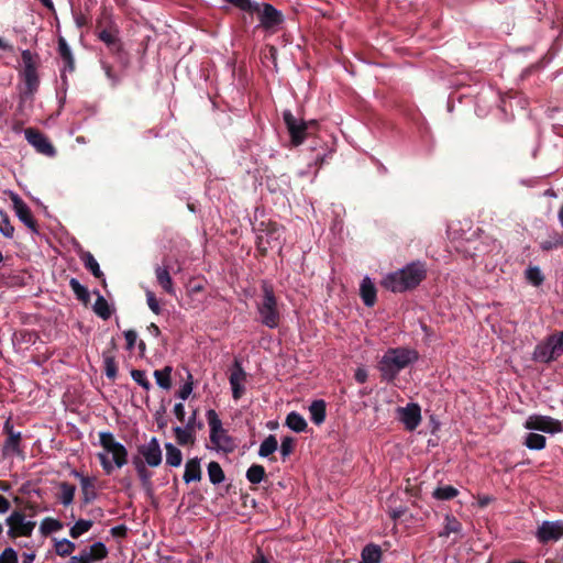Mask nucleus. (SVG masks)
Here are the masks:
<instances>
[{
    "mask_svg": "<svg viewBox=\"0 0 563 563\" xmlns=\"http://www.w3.org/2000/svg\"><path fill=\"white\" fill-rule=\"evenodd\" d=\"M174 413H175L176 418L180 422H184V420H185V407H184V405L181 402H178V404L175 405Z\"/></svg>",
    "mask_w": 563,
    "mask_h": 563,
    "instance_id": "64",
    "label": "nucleus"
},
{
    "mask_svg": "<svg viewBox=\"0 0 563 563\" xmlns=\"http://www.w3.org/2000/svg\"><path fill=\"white\" fill-rule=\"evenodd\" d=\"M278 448V442L275 435L269 434L260 445L258 455L267 457L272 455Z\"/></svg>",
    "mask_w": 563,
    "mask_h": 563,
    "instance_id": "35",
    "label": "nucleus"
},
{
    "mask_svg": "<svg viewBox=\"0 0 563 563\" xmlns=\"http://www.w3.org/2000/svg\"><path fill=\"white\" fill-rule=\"evenodd\" d=\"M69 563H91L87 554V548L79 555L71 556Z\"/></svg>",
    "mask_w": 563,
    "mask_h": 563,
    "instance_id": "61",
    "label": "nucleus"
},
{
    "mask_svg": "<svg viewBox=\"0 0 563 563\" xmlns=\"http://www.w3.org/2000/svg\"><path fill=\"white\" fill-rule=\"evenodd\" d=\"M155 275L158 285L169 295H175L174 283L172 276L166 266H157L155 268Z\"/></svg>",
    "mask_w": 563,
    "mask_h": 563,
    "instance_id": "25",
    "label": "nucleus"
},
{
    "mask_svg": "<svg viewBox=\"0 0 563 563\" xmlns=\"http://www.w3.org/2000/svg\"><path fill=\"white\" fill-rule=\"evenodd\" d=\"M75 548V543L67 539L59 540L55 543V552L60 556L70 555Z\"/></svg>",
    "mask_w": 563,
    "mask_h": 563,
    "instance_id": "51",
    "label": "nucleus"
},
{
    "mask_svg": "<svg viewBox=\"0 0 563 563\" xmlns=\"http://www.w3.org/2000/svg\"><path fill=\"white\" fill-rule=\"evenodd\" d=\"M59 489H60V496H59L60 503L64 506L70 505L74 501V497H75V492H76L75 485H73L68 482H62L59 484Z\"/></svg>",
    "mask_w": 563,
    "mask_h": 563,
    "instance_id": "36",
    "label": "nucleus"
},
{
    "mask_svg": "<svg viewBox=\"0 0 563 563\" xmlns=\"http://www.w3.org/2000/svg\"><path fill=\"white\" fill-rule=\"evenodd\" d=\"M96 32L98 38L103 42L106 45L111 44L113 41L119 38V29L118 26L110 22L108 25L103 26L101 20L97 21Z\"/></svg>",
    "mask_w": 563,
    "mask_h": 563,
    "instance_id": "20",
    "label": "nucleus"
},
{
    "mask_svg": "<svg viewBox=\"0 0 563 563\" xmlns=\"http://www.w3.org/2000/svg\"><path fill=\"white\" fill-rule=\"evenodd\" d=\"M132 464L136 471L137 477L141 482L142 487L151 492L152 490V473L147 470L146 462L143 461V459L140 455H134L132 457Z\"/></svg>",
    "mask_w": 563,
    "mask_h": 563,
    "instance_id": "19",
    "label": "nucleus"
},
{
    "mask_svg": "<svg viewBox=\"0 0 563 563\" xmlns=\"http://www.w3.org/2000/svg\"><path fill=\"white\" fill-rule=\"evenodd\" d=\"M261 289L263 292L262 300L256 305L260 321L263 325L269 329H275L279 325L280 312L277 305V298L274 292V287L269 282L263 280Z\"/></svg>",
    "mask_w": 563,
    "mask_h": 563,
    "instance_id": "4",
    "label": "nucleus"
},
{
    "mask_svg": "<svg viewBox=\"0 0 563 563\" xmlns=\"http://www.w3.org/2000/svg\"><path fill=\"white\" fill-rule=\"evenodd\" d=\"M232 389V396L235 400H239L245 393L243 384H230Z\"/></svg>",
    "mask_w": 563,
    "mask_h": 563,
    "instance_id": "60",
    "label": "nucleus"
},
{
    "mask_svg": "<svg viewBox=\"0 0 563 563\" xmlns=\"http://www.w3.org/2000/svg\"><path fill=\"white\" fill-rule=\"evenodd\" d=\"M75 474L80 479L81 490H82V501L85 505H87V504L91 503L97 497V494L95 492L93 479L88 476H85L82 474H79L78 472H76Z\"/></svg>",
    "mask_w": 563,
    "mask_h": 563,
    "instance_id": "26",
    "label": "nucleus"
},
{
    "mask_svg": "<svg viewBox=\"0 0 563 563\" xmlns=\"http://www.w3.org/2000/svg\"><path fill=\"white\" fill-rule=\"evenodd\" d=\"M208 424L210 427V441L218 449L224 452H232L234 443L230 435H224L223 443L220 442V433H223L222 422L213 409H209L206 413Z\"/></svg>",
    "mask_w": 563,
    "mask_h": 563,
    "instance_id": "7",
    "label": "nucleus"
},
{
    "mask_svg": "<svg viewBox=\"0 0 563 563\" xmlns=\"http://www.w3.org/2000/svg\"><path fill=\"white\" fill-rule=\"evenodd\" d=\"M208 475L210 482L214 485L222 483L225 478L224 472L222 471L220 464L214 461L208 464Z\"/></svg>",
    "mask_w": 563,
    "mask_h": 563,
    "instance_id": "43",
    "label": "nucleus"
},
{
    "mask_svg": "<svg viewBox=\"0 0 563 563\" xmlns=\"http://www.w3.org/2000/svg\"><path fill=\"white\" fill-rule=\"evenodd\" d=\"M58 53L64 62V70L73 73L75 70V59L69 45L62 36L58 38Z\"/></svg>",
    "mask_w": 563,
    "mask_h": 563,
    "instance_id": "24",
    "label": "nucleus"
},
{
    "mask_svg": "<svg viewBox=\"0 0 563 563\" xmlns=\"http://www.w3.org/2000/svg\"><path fill=\"white\" fill-rule=\"evenodd\" d=\"M426 277V263L416 261L397 272L388 274L382 284L393 292H405L415 289Z\"/></svg>",
    "mask_w": 563,
    "mask_h": 563,
    "instance_id": "1",
    "label": "nucleus"
},
{
    "mask_svg": "<svg viewBox=\"0 0 563 563\" xmlns=\"http://www.w3.org/2000/svg\"><path fill=\"white\" fill-rule=\"evenodd\" d=\"M246 380V373L242 367L239 360H234L231 373L229 376L230 384H243Z\"/></svg>",
    "mask_w": 563,
    "mask_h": 563,
    "instance_id": "38",
    "label": "nucleus"
},
{
    "mask_svg": "<svg viewBox=\"0 0 563 563\" xmlns=\"http://www.w3.org/2000/svg\"><path fill=\"white\" fill-rule=\"evenodd\" d=\"M266 477L263 465L252 464L246 471V478L251 484H260Z\"/></svg>",
    "mask_w": 563,
    "mask_h": 563,
    "instance_id": "34",
    "label": "nucleus"
},
{
    "mask_svg": "<svg viewBox=\"0 0 563 563\" xmlns=\"http://www.w3.org/2000/svg\"><path fill=\"white\" fill-rule=\"evenodd\" d=\"M560 356L561 354L556 351L550 336H548L545 342L538 344L533 352V358L542 363H550Z\"/></svg>",
    "mask_w": 563,
    "mask_h": 563,
    "instance_id": "18",
    "label": "nucleus"
},
{
    "mask_svg": "<svg viewBox=\"0 0 563 563\" xmlns=\"http://www.w3.org/2000/svg\"><path fill=\"white\" fill-rule=\"evenodd\" d=\"M187 380L186 383L181 386V388L179 389L177 396L183 399V400H186L189 395L191 394L192 391V386H194V383H192V375L191 373L187 369Z\"/></svg>",
    "mask_w": 563,
    "mask_h": 563,
    "instance_id": "54",
    "label": "nucleus"
},
{
    "mask_svg": "<svg viewBox=\"0 0 563 563\" xmlns=\"http://www.w3.org/2000/svg\"><path fill=\"white\" fill-rule=\"evenodd\" d=\"M536 537L540 543L556 542L563 537V520L543 521L537 532Z\"/></svg>",
    "mask_w": 563,
    "mask_h": 563,
    "instance_id": "13",
    "label": "nucleus"
},
{
    "mask_svg": "<svg viewBox=\"0 0 563 563\" xmlns=\"http://www.w3.org/2000/svg\"><path fill=\"white\" fill-rule=\"evenodd\" d=\"M254 14L257 15L260 21L257 27H262L266 31H274L284 23V14L271 3L257 2V9L254 11Z\"/></svg>",
    "mask_w": 563,
    "mask_h": 563,
    "instance_id": "8",
    "label": "nucleus"
},
{
    "mask_svg": "<svg viewBox=\"0 0 563 563\" xmlns=\"http://www.w3.org/2000/svg\"><path fill=\"white\" fill-rule=\"evenodd\" d=\"M11 200L16 217L23 222L33 233H38V224L34 219L30 207L16 195L12 194Z\"/></svg>",
    "mask_w": 563,
    "mask_h": 563,
    "instance_id": "16",
    "label": "nucleus"
},
{
    "mask_svg": "<svg viewBox=\"0 0 563 563\" xmlns=\"http://www.w3.org/2000/svg\"><path fill=\"white\" fill-rule=\"evenodd\" d=\"M166 450V464L173 467L180 466L183 462L181 451L173 443L165 444Z\"/></svg>",
    "mask_w": 563,
    "mask_h": 563,
    "instance_id": "31",
    "label": "nucleus"
},
{
    "mask_svg": "<svg viewBox=\"0 0 563 563\" xmlns=\"http://www.w3.org/2000/svg\"><path fill=\"white\" fill-rule=\"evenodd\" d=\"M225 2L234 5L235 8L249 14H254L257 9V2L253 0H224Z\"/></svg>",
    "mask_w": 563,
    "mask_h": 563,
    "instance_id": "50",
    "label": "nucleus"
},
{
    "mask_svg": "<svg viewBox=\"0 0 563 563\" xmlns=\"http://www.w3.org/2000/svg\"><path fill=\"white\" fill-rule=\"evenodd\" d=\"M525 275L527 280L536 287L542 285L544 282V276L538 266H529Z\"/></svg>",
    "mask_w": 563,
    "mask_h": 563,
    "instance_id": "46",
    "label": "nucleus"
},
{
    "mask_svg": "<svg viewBox=\"0 0 563 563\" xmlns=\"http://www.w3.org/2000/svg\"><path fill=\"white\" fill-rule=\"evenodd\" d=\"M9 526L8 534L14 539L18 537H31L35 528V521H25V515L14 510L5 520Z\"/></svg>",
    "mask_w": 563,
    "mask_h": 563,
    "instance_id": "9",
    "label": "nucleus"
},
{
    "mask_svg": "<svg viewBox=\"0 0 563 563\" xmlns=\"http://www.w3.org/2000/svg\"><path fill=\"white\" fill-rule=\"evenodd\" d=\"M131 377L134 382H136L140 386H142L145 390H150L152 385L150 380L145 376V372L142 369H132Z\"/></svg>",
    "mask_w": 563,
    "mask_h": 563,
    "instance_id": "52",
    "label": "nucleus"
},
{
    "mask_svg": "<svg viewBox=\"0 0 563 563\" xmlns=\"http://www.w3.org/2000/svg\"><path fill=\"white\" fill-rule=\"evenodd\" d=\"M3 432L8 435L3 446H2V455H22L23 451L20 448L21 443V432L14 431L13 426L10 420H7L3 426Z\"/></svg>",
    "mask_w": 563,
    "mask_h": 563,
    "instance_id": "15",
    "label": "nucleus"
},
{
    "mask_svg": "<svg viewBox=\"0 0 563 563\" xmlns=\"http://www.w3.org/2000/svg\"><path fill=\"white\" fill-rule=\"evenodd\" d=\"M87 554L90 562L98 561L104 559L108 555V550L102 542H96L89 547V549H87Z\"/></svg>",
    "mask_w": 563,
    "mask_h": 563,
    "instance_id": "44",
    "label": "nucleus"
},
{
    "mask_svg": "<svg viewBox=\"0 0 563 563\" xmlns=\"http://www.w3.org/2000/svg\"><path fill=\"white\" fill-rule=\"evenodd\" d=\"M362 561L360 563H380L382 549L379 545L371 543L364 547L361 553Z\"/></svg>",
    "mask_w": 563,
    "mask_h": 563,
    "instance_id": "28",
    "label": "nucleus"
},
{
    "mask_svg": "<svg viewBox=\"0 0 563 563\" xmlns=\"http://www.w3.org/2000/svg\"><path fill=\"white\" fill-rule=\"evenodd\" d=\"M525 428L554 434L563 431V423L549 416L533 415L527 419Z\"/></svg>",
    "mask_w": 563,
    "mask_h": 563,
    "instance_id": "10",
    "label": "nucleus"
},
{
    "mask_svg": "<svg viewBox=\"0 0 563 563\" xmlns=\"http://www.w3.org/2000/svg\"><path fill=\"white\" fill-rule=\"evenodd\" d=\"M126 533L128 528L124 525H120L111 529V534L115 538H125Z\"/></svg>",
    "mask_w": 563,
    "mask_h": 563,
    "instance_id": "62",
    "label": "nucleus"
},
{
    "mask_svg": "<svg viewBox=\"0 0 563 563\" xmlns=\"http://www.w3.org/2000/svg\"><path fill=\"white\" fill-rule=\"evenodd\" d=\"M137 452L150 467H157L162 464V449L158 440L153 437L148 443L137 446Z\"/></svg>",
    "mask_w": 563,
    "mask_h": 563,
    "instance_id": "14",
    "label": "nucleus"
},
{
    "mask_svg": "<svg viewBox=\"0 0 563 563\" xmlns=\"http://www.w3.org/2000/svg\"><path fill=\"white\" fill-rule=\"evenodd\" d=\"M286 426L295 432H303L308 427L305 418L296 411L287 415Z\"/></svg>",
    "mask_w": 563,
    "mask_h": 563,
    "instance_id": "30",
    "label": "nucleus"
},
{
    "mask_svg": "<svg viewBox=\"0 0 563 563\" xmlns=\"http://www.w3.org/2000/svg\"><path fill=\"white\" fill-rule=\"evenodd\" d=\"M310 418L313 423L321 424L325 420L327 404L323 399L313 400L309 407Z\"/></svg>",
    "mask_w": 563,
    "mask_h": 563,
    "instance_id": "27",
    "label": "nucleus"
},
{
    "mask_svg": "<svg viewBox=\"0 0 563 563\" xmlns=\"http://www.w3.org/2000/svg\"><path fill=\"white\" fill-rule=\"evenodd\" d=\"M21 58L23 62V81L24 87L20 92V102L19 108L25 102H32L34 95L38 90L40 78L37 75V63L34 60V56L29 49H24L21 53Z\"/></svg>",
    "mask_w": 563,
    "mask_h": 563,
    "instance_id": "5",
    "label": "nucleus"
},
{
    "mask_svg": "<svg viewBox=\"0 0 563 563\" xmlns=\"http://www.w3.org/2000/svg\"><path fill=\"white\" fill-rule=\"evenodd\" d=\"M563 246V235L558 232H553L548 240H544L540 243V247L542 251H551Z\"/></svg>",
    "mask_w": 563,
    "mask_h": 563,
    "instance_id": "48",
    "label": "nucleus"
},
{
    "mask_svg": "<svg viewBox=\"0 0 563 563\" xmlns=\"http://www.w3.org/2000/svg\"><path fill=\"white\" fill-rule=\"evenodd\" d=\"M26 141L36 150L37 153L48 157H53L56 154L54 145L51 143L48 137L40 130L34 128H27L24 131Z\"/></svg>",
    "mask_w": 563,
    "mask_h": 563,
    "instance_id": "11",
    "label": "nucleus"
},
{
    "mask_svg": "<svg viewBox=\"0 0 563 563\" xmlns=\"http://www.w3.org/2000/svg\"><path fill=\"white\" fill-rule=\"evenodd\" d=\"M146 302H147L148 308L155 314H159L161 313V307H159L158 300H157L155 294L153 291H151V290L146 291Z\"/></svg>",
    "mask_w": 563,
    "mask_h": 563,
    "instance_id": "56",
    "label": "nucleus"
},
{
    "mask_svg": "<svg viewBox=\"0 0 563 563\" xmlns=\"http://www.w3.org/2000/svg\"><path fill=\"white\" fill-rule=\"evenodd\" d=\"M172 373H173L172 366H165L162 369L154 371L153 375L156 380V384L165 390L170 389L172 388Z\"/></svg>",
    "mask_w": 563,
    "mask_h": 563,
    "instance_id": "29",
    "label": "nucleus"
},
{
    "mask_svg": "<svg viewBox=\"0 0 563 563\" xmlns=\"http://www.w3.org/2000/svg\"><path fill=\"white\" fill-rule=\"evenodd\" d=\"M98 298L93 305V311L97 316L102 318L103 320H108L111 317V310L108 301L99 294V291H95Z\"/></svg>",
    "mask_w": 563,
    "mask_h": 563,
    "instance_id": "33",
    "label": "nucleus"
},
{
    "mask_svg": "<svg viewBox=\"0 0 563 563\" xmlns=\"http://www.w3.org/2000/svg\"><path fill=\"white\" fill-rule=\"evenodd\" d=\"M295 450V439L291 437H284L280 443V453L283 457L289 456Z\"/></svg>",
    "mask_w": 563,
    "mask_h": 563,
    "instance_id": "55",
    "label": "nucleus"
},
{
    "mask_svg": "<svg viewBox=\"0 0 563 563\" xmlns=\"http://www.w3.org/2000/svg\"><path fill=\"white\" fill-rule=\"evenodd\" d=\"M63 528V523L54 518L47 517L42 520L40 530L42 534L48 536L52 532H56Z\"/></svg>",
    "mask_w": 563,
    "mask_h": 563,
    "instance_id": "45",
    "label": "nucleus"
},
{
    "mask_svg": "<svg viewBox=\"0 0 563 563\" xmlns=\"http://www.w3.org/2000/svg\"><path fill=\"white\" fill-rule=\"evenodd\" d=\"M99 443L103 452H99L97 457L107 475L112 474L114 467L121 468L128 463L126 448L118 442L111 432H100Z\"/></svg>",
    "mask_w": 563,
    "mask_h": 563,
    "instance_id": "3",
    "label": "nucleus"
},
{
    "mask_svg": "<svg viewBox=\"0 0 563 563\" xmlns=\"http://www.w3.org/2000/svg\"><path fill=\"white\" fill-rule=\"evenodd\" d=\"M93 522L91 520L79 519L76 523L70 528L69 534L73 539L79 538L85 532L89 531L92 527Z\"/></svg>",
    "mask_w": 563,
    "mask_h": 563,
    "instance_id": "47",
    "label": "nucleus"
},
{
    "mask_svg": "<svg viewBox=\"0 0 563 563\" xmlns=\"http://www.w3.org/2000/svg\"><path fill=\"white\" fill-rule=\"evenodd\" d=\"M201 466L200 460L198 457L190 459L186 462L185 472H184V481L185 483L190 482H199L201 479Z\"/></svg>",
    "mask_w": 563,
    "mask_h": 563,
    "instance_id": "23",
    "label": "nucleus"
},
{
    "mask_svg": "<svg viewBox=\"0 0 563 563\" xmlns=\"http://www.w3.org/2000/svg\"><path fill=\"white\" fill-rule=\"evenodd\" d=\"M102 357L104 363L106 376L109 379L114 380L118 375V366L114 356L108 352H103Z\"/></svg>",
    "mask_w": 563,
    "mask_h": 563,
    "instance_id": "39",
    "label": "nucleus"
},
{
    "mask_svg": "<svg viewBox=\"0 0 563 563\" xmlns=\"http://www.w3.org/2000/svg\"><path fill=\"white\" fill-rule=\"evenodd\" d=\"M0 233L9 239H12L14 234V227L11 224L8 213L3 210H0Z\"/></svg>",
    "mask_w": 563,
    "mask_h": 563,
    "instance_id": "49",
    "label": "nucleus"
},
{
    "mask_svg": "<svg viewBox=\"0 0 563 563\" xmlns=\"http://www.w3.org/2000/svg\"><path fill=\"white\" fill-rule=\"evenodd\" d=\"M69 287L74 291L76 298L84 305L89 303L90 292L87 287L82 286L76 278H70Z\"/></svg>",
    "mask_w": 563,
    "mask_h": 563,
    "instance_id": "32",
    "label": "nucleus"
},
{
    "mask_svg": "<svg viewBox=\"0 0 563 563\" xmlns=\"http://www.w3.org/2000/svg\"><path fill=\"white\" fill-rule=\"evenodd\" d=\"M106 46L113 56L118 57L119 60H123V56L125 55V52H124L123 43L120 40V37L117 38L115 41H113L111 44H108Z\"/></svg>",
    "mask_w": 563,
    "mask_h": 563,
    "instance_id": "53",
    "label": "nucleus"
},
{
    "mask_svg": "<svg viewBox=\"0 0 563 563\" xmlns=\"http://www.w3.org/2000/svg\"><path fill=\"white\" fill-rule=\"evenodd\" d=\"M261 225L263 227L264 222H262ZM280 227L275 222H268L265 224L264 229L260 230L265 235H257V246L264 254L267 251V246L273 247V242H276L280 239Z\"/></svg>",
    "mask_w": 563,
    "mask_h": 563,
    "instance_id": "17",
    "label": "nucleus"
},
{
    "mask_svg": "<svg viewBox=\"0 0 563 563\" xmlns=\"http://www.w3.org/2000/svg\"><path fill=\"white\" fill-rule=\"evenodd\" d=\"M549 336L551 338L553 345L556 347V351L563 355V330Z\"/></svg>",
    "mask_w": 563,
    "mask_h": 563,
    "instance_id": "59",
    "label": "nucleus"
},
{
    "mask_svg": "<svg viewBox=\"0 0 563 563\" xmlns=\"http://www.w3.org/2000/svg\"><path fill=\"white\" fill-rule=\"evenodd\" d=\"M174 433L179 445L194 444L195 442V432L186 428L175 427Z\"/></svg>",
    "mask_w": 563,
    "mask_h": 563,
    "instance_id": "41",
    "label": "nucleus"
},
{
    "mask_svg": "<svg viewBox=\"0 0 563 563\" xmlns=\"http://www.w3.org/2000/svg\"><path fill=\"white\" fill-rule=\"evenodd\" d=\"M418 357L419 355L415 350L406 347L388 349L377 365L382 380L394 382L400 371L416 362Z\"/></svg>",
    "mask_w": 563,
    "mask_h": 563,
    "instance_id": "2",
    "label": "nucleus"
},
{
    "mask_svg": "<svg viewBox=\"0 0 563 563\" xmlns=\"http://www.w3.org/2000/svg\"><path fill=\"white\" fill-rule=\"evenodd\" d=\"M397 418L404 423L406 430L413 431L421 422V408L416 402H409L406 407H398Z\"/></svg>",
    "mask_w": 563,
    "mask_h": 563,
    "instance_id": "12",
    "label": "nucleus"
},
{
    "mask_svg": "<svg viewBox=\"0 0 563 563\" xmlns=\"http://www.w3.org/2000/svg\"><path fill=\"white\" fill-rule=\"evenodd\" d=\"M79 257L84 263L85 268L89 271L96 278L101 279L102 284H106L104 275L100 269V266L95 256L88 251H82Z\"/></svg>",
    "mask_w": 563,
    "mask_h": 563,
    "instance_id": "22",
    "label": "nucleus"
},
{
    "mask_svg": "<svg viewBox=\"0 0 563 563\" xmlns=\"http://www.w3.org/2000/svg\"><path fill=\"white\" fill-rule=\"evenodd\" d=\"M360 295L366 307H373L376 303V287L369 277H365L360 286Z\"/></svg>",
    "mask_w": 563,
    "mask_h": 563,
    "instance_id": "21",
    "label": "nucleus"
},
{
    "mask_svg": "<svg viewBox=\"0 0 563 563\" xmlns=\"http://www.w3.org/2000/svg\"><path fill=\"white\" fill-rule=\"evenodd\" d=\"M126 341V350L132 351L137 341V332L135 330H126L123 332Z\"/></svg>",
    "mask_w": 563,
    "mask_h": 563,
    "instance_id": "58",
    "label": "nucleus"
},
{
    "mask_svg": "<svg viewBox=\"0 0 563 563\" xmlns=\"http://www.w3.org/2000/svg\"><path fill=\"white\" fill-rule=\"evenodd\" d=\"M545 437L539 433L530 432L525 440V445L530 450H542L545 448Z\"/></svg>",
    "mask_w": 563,
    "mask_h": 563,
    "instance_id": "37",
    "label": "nucleus"
},
{
    "mask_svg": "<svg viewBox=\"0 0 563 563\" xmlns=\"http://www.w3.org/2000/svg\"><path fill=\"white\" fill-rule=\"evenodd\" d=\"M0 563H18L16 552L12 548H7L0 555Z\"/></svg>",
    "mask_w": 563,
    "mask_h": 563,
    "instance_id": "57",
    "label": "nucleus"
},
{
    "mask_svg": "<svg viewBox=\"0 0 563 563\" xmlns=\"http://www.w3.org/2000/svg\"><path fill=\"white\" fill-rule=\"evenodd\" d=\"M283 120L294 146L301 145L305 140L312 134V130H316L318 126V123L314 120H298L290 110H285L283 112Z\"/></svg>",
    "mask_w": 563,
    "mask_h": 563,
    "instance_id": "6",
    "label": "nucleus"
},
{
    "mask_svg": "<svg viewBox=\"0 0 563 563\" xmlns=\"http://www.w3.org/2000/svg\"><path fill=\"white\" fill-rule=\"evenodd\" d=\"M444 521V530L440 533V537H449L451 533L461 532L462 525L454 516L446 515Z\"/></svg>",
    "mask_w": 563,
    "mask_h": 563,
    "instance_id": "42",
    "label": "nucleus"
},
{
    "mask_svg": "<svg viewBox=\"0 0 563 563\" xmlns=\"http://www.w3.org/2000/svg\"><path fill=\"white\" fill-rule=\"evenodd\" d=\"M459 495V490L451 486H440L434 489L432 496L438 500H451Z\"/></svg>",
    "mask_w": 563,
    "mask_h": 563,
    "instance_id": "40",
    "label": "nucleus"
},
{
    "mask_svg": "<svg viewBox=\"0 0 563 563\" xmlns=\"http://www.w3.org/2000/svg\"><path fill=\"white\" fill-rule=\"evenodd\" d=\"M102 69L104 70L106 73V76L107 78H109L110 80H112L113 82H117L118 81V78L117 76L114 75V71H113V68L110 64L108 63H104L102 62Z\"/></svg>",
    "mask_w": 563,
    "mask_h": 563,
    "instance_id": "63",
    "label": "nucleus"
}]
</instances>
